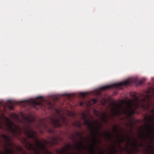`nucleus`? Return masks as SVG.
Here are the masks:
<instances>
[{"label": "nucleus", "mask_w": 154, "mask_h": 154, "mask_svg": "<svg viewBox=\"0 0 154 154\" xmlns=\"http://www.w3.org/2000/svg\"><path fill=\"white\" fill-rule=\"evenodd\" d=\"M151 128L152 130H153V127L152 126V125H151Z\"/></svg>", "instance_id": "41"}, {"label": "nucleus", "mask_w": 154, "mask_h": 154, "mask_svg": "<svg viewBox=\"0 0 154 154\" xmlns=\"http://www.w3.org/2000/svg\"><path fill=\"white\" fill-rule=\"evenodd\" d=\"M133 97L134 98V100H129L125 102V108L122 107L121 105L118 103L112 102L111 104L113 106L112 109L114 111V115H117V112H119L120 109H121L124 114L127 115L131 117L135 113V111L133 109V108H134L135 109H137L140 106V101L135 94L133 95Z\"/></svg>", "instance_id": "2"}, {"label": "nucleus", "mask_w": 154, "mask_h": 154, "mask_svg": "<svg viewBox=\"0 0 154 154\" xmlns=\"http://www.w3.org/2000/svg\"><path fill=\"white\" fill-rule=\"evenodd\" d=\"M13 152L12 149L8 148L4 152H2L1 153L2 154H12Z\"/></svg>", "instance_id": "15"}, {"label": "nucleus", "mask_w": 154, "mask_h": 154, "mask_svg": "<svg viewBox=\"0 0 154 154\" xmlns=\"http://www.w3.org/2000/svg\"><path fill=\"white\" fill-rule=\"evenodd\" d=\"M93 100L94 101V103H95L97 101V100H95V99H93Z\"/></svg>", "instance_id": "36"}, {"label": "nucleus", "mask_w": 154, "mask_h": 154, "mask_svg": "<svg viewBox=\"0 0 154 154\" xmlns=\"http://www.w3.org/2000/svg\"><path fill=\"white\" fill-rule=\"evenodd\" d=\"M146 154H149V151H148L146 153Z\"/></svg>", "instance_id": "42"}, {"label": "nucleus", "mask_w": 154, "mask_h": 154, "mask_svg": "<svg viewBox=\"0 0 154 154\" xmlns=\"http://www.w3.org/2000/svg\"><path fill=\"white\" fill-rule=\"evenodd\" d=\"M103 135L109 141H111L112 138V134L110 133L105 132L104 133Z\"/></svg>", "instance_id": "13"}, {"label": "nucleus", "mask_w": 154, "mask_h": 154, "mask_svg": "<svg viewBox=\"0 0 154 154\" xmlns=\"http://www.w3.org/2000/svg\"><path fill=\"white\" fill-rule=\"evenodd\" d=\"M53 141L54 142H52L53 145L56 144L57 143L58 139L57 138L54 137L52 139Z\"/></svg>", "instance_id": "18"}, {"label": "nucleus", "mask_w": 154, "mask_h": 154, "mask_svg": "<svg viewBox=\"0 0 154 154\" xmlns=\"http://www.w3.org/2000/svg\"><path fill=\"white\" fill-rule=\"evenodd\" d=\"M70 139L73 140L74 141H76V136H75L74 135H72Z\"/></svg>", "instance_id": "20"}, {"label": "nucleus", "mask_w": 154, "mask_h": 154, "mask_svg": "<svg viewBox=\"0 0 154 154\" xmlns=\"http://www.w3.org/2000/svg\"><path fill=\"white\" fill-rule=\"evenodd\" d=\"M137 82V81L136 79H128L122 82L113 84L110 85H107L102 87L101 88V90H106L112 88L120 89L121 87L123 86L130 85L133 83H136Z\"/></svg>", "instance_id": "3"}, {"label": "nucleus", "mask_w": 154, "mask_h": 154, "mask_svg": "<svg viewBox=\"0 0 154 154\" xmlns=\"http://www.w3.org/2000/svg\"><path fill=\"white\" fill-rule=\"evenodd\" d=\"M71 146L69 144H66V147H64L63 149L60 151V154H66V152L70 149Z\"/></svg>", "instance_id": "11"}, {"label": "nucleus", "mask_w": 154, "mask_h": 154, "mask_svg": "<svg viewBox=\"0 0 154 154\" xmlns=\"http://www.w3.org/2000/svg\"><path fill=\"white\" fill-rule=\"evenodd\" d=\"M39 98H41L42 99L41 101H37L35 100L31 99L21 101L19 102V103H22L23 102H25L29 105H32L36 110H38V106L41 107L43 106L42 101L44 100V99L42 98V97L41 96L38 97L36 98V99H37Z\"/></svg>", "instance_id": "6"}, {"label": "nucleus", "mask_w": 154, "mask_h": 154, "mask_svg": "<svg viewBox=\"0 0 154 154\" xmlns=\"http://www.w3.org/2000/svg\"><path fill=\"white\" fill-rule=\"evenodd\" d=\"M125 141V140L123 138L121 137L119 140L120 143H121L124 142Z\"/></svg>", "instance_id": "25"}, {"label": "nucleus", "mask_w": 154, "mask_h": 154, "mask_svg": "<svg viewBox=\"0 0 154 154\" xmlns=\"http://www.w3.org/2000/svg\"><path fill=\"white\" fill-rule=\"evenodd\" d=\"M149 148H151L152 149V146H151V145H149Z\"/></svg>", "instance_id": "39"}, {"label": "nucleus", "mask_w": 154, "mask_h": 154, "mask_svg": "<svg viewBox=\"0 0 154 154\" xmlns=\"http://www.w3.org/2000/svg\"><path fill=\"white\" fill-rule=\"evenodd\" d=\"M122 102H123V101H122Z\"/></svg>", "instance_id": "48"}, {"label": "nucleus", "mask_w": 154, "mask_h": 154, "mask_svg": "<svg viewBox=\"0 0 154 154\" xmlns=\"http://www.w3.org/2000/svg\"><path fill=\"white\" fill-rule=\"evenodd\" d=\"M142 145H143L142 144H141L140 145V147H141V146H142Z\"/></svg>", "instance_id": "44"}, {"label": "nucleus", "mask_w": 154, "mask_h": 154, "mask_svg": "<svg viewBox=\"0 0 154 154\" xmlns=\"http://www.w3.org/2000/svg\"><path fill=\"white\" fill-rule=\"evenodd\" d=\"M9 103L11 104H17V103H16L15 102H13L11 101H9Z\"/></svg>", "instance_id": "29"}, {"label": "nucleus", "mask_w": 154, "mask_h": 154, "mask_svg": "<svg viewBox=\"0 0 154 154\" xmlns=\"http://www.w3.org/2000/svg\"><path fill=\"white\" fill-rule=\"evenodd\" d=\"M149 92H150V91L149 90L148 91Z\"/></svg>", "instance_id": "46"}, {"label": "nucleus", "mask_w": 154, "mask_h": 154, "mask_svg": "<svg viewBox=\"0 0 154 154\" xmlns=\"http://www.w3.org/2000/svg\"><path fill=\"white\" fill-rule=\"evenodd\" d=\"M151 96L149 94H148L147 95H146L144 98L143 99H141V101L143 103V107H144V109H149V103H148L147 106H146L145 104V103L147 102L148 103V102L149 101V99L151 98Z\"/></svg>", "instance_id": "9"}, {"label": "nucleus", "mask_w": 154, "mask_h": 154, "mask_svg": "<svg viewBox=\"0 0 154 154\" xmlns=\"http://www.w3.org/2000/svg\"><path fill=\"white\" fill-rule=\"evenodd\" d=\"M73 125L76 126V127L80 128L81 127V124L80 123H77L76 122H74L73 124Z\"/></svg>", "instance_id": "19"}, {"label": "nucleus", "mask_w": 154, "mask_h": 154, "mask_svg": "<svg viewBox=\"0 0 154 154\" xmlns=\"http://www.w3.org/2000/svg\"><path fill=\"white\" fill-rule=\"evenodd\" d=\"M123 137H124V136H125V135H123Z\"/></svg>", "instance_id": "47"}, {"label": "nucleus", "mask_w": 154, "mask_h": 154, "mask_svg": "<svg viewBox=\"0 0 154 154\" xmlns=\"http://www.w3.org/2000/svg\"><path fill=\"white\" fill-rule=\"evenodd\" d=\"M110 154H113V153H110Z\"/></svg>", "instance_id": "45"}, {"label": "nucleus", "mask_w": 154, "mask_h": 154, "mask_svg": "<svg viewBox=\"0 0 154 154\" xmlns=\"http://www.w3.org/2000/svg\"><path fill=\"white\" fill-rule=\"evenodd\" d=\"M13 152L12 149L8 148L4 152H2L1 153L2 154H12Z\"/></svg>", "instance_id": "14"}, {"label": "nucleus", "mask_w": 154, "mask_h": 154, "mask_svg": "<svg viewBox=\"0 0 154 154\" xmlns=\"http://www.w3.org/2000/svg\"><path fill=\"white\" fill-rule=\"evenodd\" d=\"M80 95L83 97H85L86 95V94L85 93H81Z\"/></svg>", "instance_id": "26"}, {"label": "nucleus", "mask_w": 154, "mask_h": 154, "mask_svg": "<svg viewBox=\"0 0 154 154\" xmlns=\"http://www.w3.org/2000/svg\"><path fill=\"white\" fill-rule=\"evenodd\" d=\"M143 134L141 136H140V135L139 136V137H141L142 138H143Z\"/></svg>", "instance_id": "34"}, {"label": "nucleus", "mask_w": 154, "mask_h": 154, "mask_svg": "<svg viewBox=\"0 0 154 154\" xmlns=\"http://www.w3.org/2000/svg\"><path fill=\"white\" fill-rule=\"evenodd\" d=\"M96 125H94L93 123L89 120H85V124L89 127V129L91 131V134L94 138H95V140H97V135L100 134L99 129L101 128V126H100L99 123L97 121L94 122Z\"/></svg>", "instance_id": "4"}, {"label": "nucleus", "mask_w": 154, "mask_h": 154, "mask_svg": "<svg viewBox=\"0 0 154 154\" xmlns=\"http://www.w3.org/2000/svg\"><path fill=\"white\" fill-rule=\"evenodd\" d=\"M112 147L113 149L114 153H115L116 152V147L115 146H113Z\"/></svg>", "instance_id": "28"}, {"label": "nucleus", "mask_w": 154, "mask_h": 154, "mask_svg": "<svg viewBox=\"0 0 154 154\" xmlns=\"http://www.w3.org/2000/svg\"><path fill=\"white\" fill-rule=\"evenodd\" d=\"M101 119L103 120V121L105 123H107L108 122V117L106 115V113H102Z\"/></svg>", "instance_id": "12"}, {"label": "nucleus", "mask_w": 154, "mask_h": 154, "mask_svg": "<svg viewBox=\"0 0 154 154\" xmlns=\"http://www.w3.org/2000/svg\"><path fill=\"white\" fill-rule=\"evenodd\" d=\"M93 141L94 142V144L92 145H90L91 149H90L88 148H87V149L89 151L90 154H104V151L99 150V151L96 152L95 149L94 148L95 146L97 147L98 149V146L96 145L97 143L98 142V140L97 139V141L95 140V138H94L93 140Z\"/></svg>", "instance_id": "7"}, {"label": "nucleus", "mask_w": 154, "mask_h": 154, "mask_svg": "<svg viewBox=\"0 0 154 154\" xmlns=\"http://www.w3.org/2000/svg\"><path fill=\"white\" fill-rule=\"evenodd\" d=\"M145 118L146 120H148L149 122H154V117L152 116L151 115H149V117L145 116Z\"/></svg>", "instance_id": "16"}, {"label": "nucleus", "mask_w": 154, "mask_h": 154, "mask_svg": "<svg viewBox=\"0 0 154 154\" xmlns=\"http://www.w3.org/2000/svg\"><path fill=\"white\" fill-rule=\"evenodd\" d=\"M153 137V138H154V137Z\"/></svg>", "instance_id": "49"}, {"label": "nucleus", "mask_w": 154, "mask_h": 154, "mask_svg": "<svg viewBox=\"0 0 154 154\" xmlns=\"http://www.w3.org/2000/svg\"><path fill=\"white\" fill-rule=\"evenodd\" d=\"M128 142L129 143H130L131 141V140L128 137Z\"/></svg>", "instance_id": "35"}, {"label": "nucleus", "mask_w": 154, "mask_h": 154, "mask_svg": "<svg viewBox=\"0 0 154 154\" xmlns=\"http://www.w3.org/2000/svg\"><path fill=\"white\" fill-rule=\"evenodd\" d=\"M118 127L117 126H116L115 127V129H114V131L115 132H116V131L118 130Z\"/></svg>", "instance_id": "31"}, {"label": "nucleus", "mask_w": 154, "mask_h": 154, "mask_svg": "<svg viewBox=\"0 0 154 154\" xmlns=\"http://www.w3.org/2000/svg\"><path fill=\"white\" fill-rule=\"evenodd\" d=\"M79 105L80 106H83V102H81L79 103Z\"/></svg>", "instance_id": "33"}, {"label": "nucleus", "mask_w": 154, "mask_h": 154, "mask_svg": "<svg viewBox=\"0 0 154 154\" xmlns=\"http://www.w3.org/2000/svg\"><path fill=\"white\" fill-rule=\"evenodd\" d=\"M151 153L152 154H153L154 153V151H153V150L152 149L151 150Z\"/></svg>", "instance_id": "38"}, {"label": "nucleus", "mask_w": 154, "mask_h": 154, "mask_svg": "<svg viewBox=\"0 0 154 154\" xmlns=\"http://www.w3.org/2000/svg\"><path fill=\"white\" fill-rule=\"evenodd\" d=\"M145 81V79H143L141 80H140L138 82V84L139 85H142Z\"/></svg>", "instance_id": "21"}, {"label": "nucleus", "mask_w": 154, "mask_h": 154, "mask_svg": "<svg viewBox=\"0 0 154 154\" xmlns=\"http://www.w3.org/2000/svg\"><path fill=\"white\" fill-rule=\"evenodd\" d=\"M76 135L78 137V139L80 141L78 142L79 145H76L75 146V147L78 151H79L82 148L84 147L83 144V137L82 135L81 132L79 131L76 132Z\"/></svg>", "instance_id": "8"}, {"label": "nucleus", "mask_w": 154, "mask_h": 154, "mask_svg": "<svg viewBox=\"0 0 154 154\" xmlns=\"http://www.w3.org/2000/svg\"><path fill=\"white\" fill-rule=\"evenodd\" d=\"M9 109L11 110H13L14 109V107L13 106L11 105L9 106Z\"/></svg>", "instance_id": "32"}, {"label": "nucleus", "mask_w": 154, "mask_h": 154, "mask_svg": "<svg viewBox=\"0 0 154 154\" xmlns=\"http://www.w3.org/2000/svg\"><path fill=\"white\" fill-rule=\"evenodd\" d=\"M48 104L50 106L52 107L53 106V104H52L51 102H48Z\"/></svg>", "instance_id": "27"}, {"label": "nucleus", "mask_w": 154, "mask_h": 154, "mask_svg": "<svg viewBox=\"0 0 154 154\" xmlns=\"http://www.w3.org/2000/svg\"><path fill=\"white\" fill-rule=\"evenodd\" d=\"M51 122L55 127H60L67 125L66 118L62 116L57 119L51 118Z\"/></svg>", "instance_id": "5"}, {"label": "nucleus", "mask_w": 154, "mask_h": 154, "mask_svg": "<svg viewBox=\"0 0 154 154\" xmlns=\"http://www.w3.org/2000/svg\"><path fill=\"white\" fill-rule=\"evenodd\" d=\"M69 116H74V114L73 113L71 112H69Z\"/></svg>", "instance_id": "30"}, {"label": "nucleus", "mask_w": 154, "mask_h": 154, "mask_svg": "<svg viewBox=\"0 0 154 154\" xmlns=\"http://www.w3.org/2000/svg\"><path fill=\"white\" fill-rule=\"evenodd\" d=\"M25 119L28 124L25 125L23 130L19 126L14 124L13 122H11L8 118L5 117V119L7 122L6 123L8 127L7 130L12 134L14 137H17L18 135H20L23 132L27 138L35 140V145L36 148L35 147L32 143L28 142L26 139L24 138L25 147L29 150L33 151L35 154H41L39 151L41 150H44L45 154H52L46 147V144L48 143V141L45 140V143H42L36 136L37 132L32 128L30 124L34 122V119L28 117H26Z\"/></svg>", "instance_id": "1"}, {"label": "nucleus", "mask_w": 154, "mask_h": 154, "mask_svg": "<svg viewBox=\"0 0 154 154\" xmlns=\"http://www.w3.org/2000/svg\"><path fill=\"white\" fill-rule=\"evenodd\" d=\"M138 144L137 143V141L136 140H135V141L133 142L132 144V146L136 148V149L137 150V146Z\"/></svg>", "instance_id": "17"}, {"label": "nucleus", "mask_w": 154, "mask_h": 154, "mask_svg": "<svg viewBox=\"0 0 154 154\" xmlns=\"http://www.w3.org/2000/svg\"><path fill=\"white\" fill-rule=\"evenodd\" d=\"M45 127L46 128H48V131L49 133H52L53 132V130L51 129H50L48 127L47 125H45Z\"/></svg>", "instance_id": "24"}, {"label": "nucleus", "mask_w": 154, "mask_h": 154, "mask_svg": "<svg viewBox=\"0 0 154 154\" xmlns=\"http://www.w3.org/2000/svg\"><path fill=\"white\" fill-rule=\"evenodd\" d=\"M94 114L95 115H96V116H97V117H99V112H98L97 110H94Z\"/></svg>", "instance_id": "22"}, {"label": "nucleus", "mask_w": 154, "mask_h": 154, "mask_svg": "<svg viewBox=\"0 0 154 154\" xmlns=\"http://www.w3.org/2000/svg\"><path fill=\"white\" fill-rule=\"evenodd\" d=\"M125 151H128L127 148L125 149Z\"/></svg>", "instance_id": "43"}, {"label": "nucleus", "mask_w": 154, "mask_h": 154, "mask_svg": "<svg viewBox=\"0 0 154 154\" xmlns=\"http://www.w3.org/2000/svg\"><path fill=\"white\" fill-rule=\"evenodd\" d=\"M150 111L152 113H154V109L153 110H151Z\"/></svg>", "instance_id": "37"}, {"label": "nucleus", "mask_w": 154, "mask_h": 154, "mask_svg": "<svg viewBox=\"0 0 154 154\" xmlns=\"http://www.w3.org/2000/svg\"><path fill=\"white\" fill-rule=\"evenodd\" d=\"M0 128H2L3 127L0 124Z\"/></svg>", "instance_id": "40"}, {"label": "nucleus", "mask_w": 154, "mask_h": 154, "mask_svg": "<svg viewBox=\"0 0 154 154\" xmlns=\"http://www.w3.org/2000/svg\"><path fill=\"white\" fill-rule=\"evenodd\" d=\"M0 136L1 137L4 139V141L7 146H11V143H10L11 141L10 137L9 135H7L4 134L0 135Z\"/></svg>", "instance_id": "10"}, {"label": "nucleus", "mask_w": 154, "mask_h": 154, "mask_svg": "<svg viewBox=\"0 0 154 154\" xmlns=\"http://www.w3.org/2000/svg\"><path fill=\"white\" fill-rule=\"evenodd\" d=\"M147 129L149 131V135L150 136H152V132L151 131H150V128L149 126H147Z\"/></svg>", "instance_id": "23"}]
</instances>
